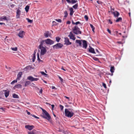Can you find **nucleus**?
Returning <instances> with one entry per match:
<instances>
[{"mask_svg":"<svg viewBox=\"0 0 134 134\" xmlns=\"http://www.w3.org/2000/svg\"><path fill=\"white\" fill-rule=\"evenodd\" d=\"M122 18L121 17H119L116 19L115 21L116 22H119L121 21L122 20Z\"/></svg>","mask_w":134,"mask_h":134,"instance_id":"nucleus-28","label":"nucleus"},{"mask_svg":"<svg viewBox=\"0 0 134 134\" xmlns=\"http://www.w3.org/2000/svg\"><path fill=\"white\" fill-rule=\"evenodd\" d=\"M31 83L30 81H26L25 82V85L24 86L25 87H26L27 86L29 85H30Z\"/></svg>","mask_w":134,"mask_h":134,"instance_id":"nucleus-25","label":"nucleus"},{"mask_svg":"<svg viewBox=\"0 0 134 134\" xmlns=\"http://www.w3.org/2000/svg\"><path fill=\"white\" fill-rule=\"evenodd\" d=\"M90 26L91 27V28L92 29H95V28L94 27V26H93V25L91 24H90Z\"/></svg>","mask_w":134,"mask_h":134,"instance_id":"nucleus-48","label":"nucleus"},{"mask_svg":"<svg viewBox=\"0 0 134 134\" xmlns=\"http://www.w3.org/2000/svg\"><path fill=\"white\" fill-rule=\"evenodd\" d=\"M15 5L13 4H12L10 5V7L12 8H13Z\"/></svg>","mask_w":134,"mask_h":134,"instance_id":"nucleus-53","label":"nucleus"},{"mask_svg":"<svg viewBox=\"0 0 134 134\" xmlns=\"http://www.w3.org/2000/svg\"><path fill=\"white\" fill-rule=\"evenodd\" d=\"M4 91L5 97L6 98H7L9 95V91L8 90H5Z\"/></svg>","mask_w":134,"mask_h":134,"instance_id":"nucleus-15","label":"nucleus"},{"mask_svg":"<svg viewBox=\"0 0 134 134\" xmlns=\"http://www.w3.org/2000/svg\"><path fill=\"white\" fill-rule=\"evenodd\" d=\"M29 9V7L28 5H27L26 6L25 8V9L26 11V12H27Z\"/></svg>","mask_w":134,"mask_h":134,"instance_id":"nucleus-31","label":"nucleus"},{"mask_svg":"<svg viewBox=\"0 0 134 134\" xmlns=\"http://www.w3.org/2000/svg\"><path fill=\"white\" fill-rule=\"evenodd\" d=\"M84 18L86 21H88V17L87 15H85L84 16Z\"/></svg>","mask_w":134,"mask_h":134,"instance_id":"nucleus-40","label":"nucleus"},{"mask_svg":"<svg viewBox=\"0 0 134 134\" xmlns=\"http://www.w3.org/2000/svg\"><path fill=\"white\" fill-rule=\"evenodd\" d=\"M59 78L61 82H63V80L60 77V76H59Z\"/></svg>","mask_w":134,"mask_h":134,"instance_id":"nucleus-45","label":"nucleus"},{"mask_svg":"<svg viewBox=\"0 0 134 134\" xmlns=\"http://www.w3.org/2000/svg\"><path fill=\"white\" fill-rule=\"evenodd\" d=\"M36 57L35 54H34V55H33V58H32V61L33 62H34L35 61V59Z\"/></svg>","mask_w":134,"mask_h":134,"instance_id":"nucleus-39","label":"nucleus"},{"mask_svg":"<svg viewBox=\"0 0 134 134\" xmlns=\"http://www.w3.org/2000/svg\"><path fill=\"white\" fill-rule=\"evenodd\" d=\"M96 52H98V53H99V51L98 50V49H96Z\"/></svg>","mask_w":134,"mask_h":134,"instance_id":"nucleus-64","label":"nucleus"},{"mask_svg":"<svg viewBox=\"0 0 134 134\" xmlns=\"http://www.w3.org/2000/svg\"><path fill=\"white\" fill-rule=\"evenodd\" d=\"M0 109H1V110H2L3 111H4V109L3 107H2L0 108Z\"/></svg>","mask_w":134,"mask_h":134,"instance_id":"nucleus-58","label":"nucleus"},{"mask_svg":"<svg viewBox=\"0 0 134 134\" xmlns=\"http://www.w3.org/2000/svg\"><path fill=\"white\" fill-rule=\"evenodd\" d=\"M40 73L42 75H44L46 77H48V75L46 74L44 72L41 71Z\"/></svg>","mask_w":134,"mask_h":134,"instance_id":"nucleus-29","label":"nucleus"},{"mask_svg":"<svg viewBox=\"0 0 134 134\" xmlns=\"http://www.w3.org/2000/svg\"><path fill=\"white\" fill-rule=\"evenodd\" d=\"M28 134H37L36 130H34L31 131H29L28 132Z\"/></svg>","mask_w":134,"mask_h":134,"instance_id":"nucleus-23","label":"nucleus"},{"mask_svg":"<svg viewBox=\"0 0 134 134\" xmlns=\"http://www.w3.org/2000/svg\"><path fill=\"white\" fill-rule=\"evenodd\" d=\"M83 42V48H85V49H86L87 46V41L85 40H81Z\"/></svg>","mask_w":134,"mask_h":134,"instance_id":"nucleus-13","label":"nucleus"},{"mask_svg":"<svg viewBox=\"0 0 134 134\" xmlns=\"http://www.w3.org/2000/svg\"><path fill=\"white\" fill-rule=\"evenodd\" d=\"M67 2L69 3H71L72 4H74L75 3H76L77 2V0H72L70 1V0H66Z\"/></svg>","mask_w":134,"mask_h":134,"instance_id":"nucleus-17","label":"nucleus"},{"mask_svg":"<svg viewBox=\"0 0 134 134\" xmlns=\"http://www.w3.org/2000/svg\"><path fill=\"white\" fill-rule=\"evenodd\" d=\"M107 31L110 34H111V31L109 29H108L107 30Z\"/></svg>","mask_w":134,"mask_h":134,"instance_id":"nucleus-52","label":"nucleus"},{"mask_svg":"<svg viewBox=\"0 0 134 134\" xmlns=\"http://www.w3.org/2000/svg\"><path fill=\"white\" fill-rule=\"evenodd\" d=\"M55 39H56V41L57 42H59V41L60 40V38L59 37H56L55 38Z\"/></svg>","mask_w":134,"mask_h":134,"instance_id":"nucleus-34","label":"nucleus"},{"mask_svg":"<svg viewBox=\"0 0 134 134\" xmlns=\"http://www.w3.org/2000/svg\"><path fill=\"white\" fill-rule=\"evenodd\" d=\"M52 89H55V87L54 86H52Z\"/></svg>","mask_w":134,"mask_h":134,"instance_id":"nucleus-59","label":"nucleus"},{"mask_svg":"<svg viewBox=\"0 0 134 134\" xmlns=\"http://www.w3.org/2000/svg\"><path fill=\"white\" fill-rule=\"evenodd\" d=\"M117 43H119V44H122V43L121 42H120V41H119V42H117Z\"/></svg>","mask_w":134,"mask_h":134,"instance_id":"nucleus-62","label":"nucleus"},{"mask_svg":"<svg viewBox=\"0 0 134 134\" xmlns=\"http://www.w3.org/2000/svg\"><path fill=\"white\" fill-rule=\"evenodd\" d=\"M112 6H110V9H111V11H114V8H112Z\"/></svg>","mask_w":134,"mask_h":134,"instance_id":"nucleus-50","label":"nucleus"},{"mask_svg":"<svg viewBox=\"0 0 134 134\" xmlns=\"http://www.w3.org/2000/svg\"><path fill=\"white\" fill-rule=\"evenodd\" d=\"M44 36L45 37H48L50 36L49 31H46L44 34Z\"/></svg>","mask_w":134,"mask_h":134,"instance_id":"nucleus-19","label":"nucleus"},{"mask_svg":"<svg viewBox=\"0 0 134 134\" xmlns=\"http://www.w3.org/2000/svg\"><path fill=\"white\" fill-rule=\"evenodd\" d=\"M102 85L105 88H107L106 85L105 83H103Z\"/></svg>","mask_w":134,"mask_h":134,"instance_id":"nucleus-46","label":"nucleus"},{"mask_svg":"<svg viewBox=\"0 0 134 134\" xmlns=\"http://www.w3.org/2000/svg\"><path fill=\"white\" fill-rule=\"evenodd\" d=\"M69 10L70 11V15L71 16H72L74 12V9L73 8L71 7L70 8Z\"/></svg>","mask_w":134,"mask_h":134,"instance_id":"nucleus-21","label":"nucleus"},{"mask_svg":"<svg viewBox=\"0 0 134 134\" xmlns=\"http://www.w3.org/2000/svg\"><path fill=\"white\" fill-rule=\"evenodd\" d=\"M64 17L65 18H66L68 16V13L66 11L64 12Z\"/></svg>","mask_w":134,"mask_h":134,"instance_id":"nucleus-35","label":"nucleus"},{"mask_svg":"<svg viewBox=\"0 0 134 134\" xmlns=\"http://www.w3.org/2000/svg\"><path fill=\"white\" fill-rule=\"evenodd\" d=\"M81 24V23L80 21H78L75 23V24L77 25L78 24Z\"/></svg>","mask_w":134,"mask_h":134,"instance_id":"nucleus-47","label":"nucleus"},{"mask_svg":"<svg viewBox=\"0 0 134 134\" xmlns=\"http://www.w3.org/2000/svg\"><path fill=\"white\" fill-rule=\"evenodd\" d=\"M76 42L78 43L79 44V46H80L81 45V42L80 40H76Z\"/></svg>","mask_w":134,"mask_h":134,"instance_id":"nucleus-30","label":"nucleus"},{"mask_svg":"<svg viewBox=\"0 0 134 134\" xmlns=\"http://www.w3.org/2000/svg\"><path fill=\"white\" fill-rule=\"evenodd\" d=\"M16 13V17L17 18H19L21 14V11L19 9H17Z\"/></svg>","mask_w":134,"mask_h":134,"instance_id":"nucleus-16","label":"nucleus"},{"mask_svg":"<svg viewBox=\"0 0 134 134\" xmlns=\"http://www.w3.org/2000/svg\"><path fill=\"white\" fill-rule=\"evenodd\" d=\"M63 45L60 43H57L55 45L52 46V47L54 49H59L61 48L63 46Z\"/></svg>","mask_w":134,"mask_h":134,"instance_id":"nucleus-6","label":"nucleus"},{"mask_svg":"<svg viewBox=\"0 0 134 134\" xmlns=\"http://www.w3.org/2000/svg\"><path fill=\"white\" fill-rule=\"evenodd\" d=\"M111 13L112 14H113L114 15V16L115 18L118 17V16L120 15V14L118 12L116 11H115L114 12L111 11Z\"/></svg>","mask_w":134,"mask_h":134,"instance_id":"nucleus-9","label":"nucleus"},{"mask_svg":"<svg viewBox=\"0 0 134 134\" xmlns=\"http://www.w3.org/2000/svg\"><path fill=\"white\" fill-rule=\"evenodd\" d=\"M114 70L115 68L114 66H111L110 67V71L112 73H113L114 72Z\"/></svg>","mask_w":134,"mask_h":134,"instance_id":"nucleus-27","label":"nucleus"},{"mask_svg":"<svg viewBox=\"0 0 134 134\" xmlns=\"http://www.w3.org/2000/svg\"><path fill=\"white\" fill-rule=\"evenodd\" d=\"M22 75V73L21 72H19L18 74L17 79L18 80H19V79L21 77Z\"/></svg>","mask_w":134,"mask_h":134,"instance_id":"nucleus-18","label":"nucleus"},{"mask_svg":"<svg viewBox=\"0 0 134 134\" xmlns=\"http://www.w3.org/2000/svg\"><path fill=\"white\" fill-rule=\"evenodd\" d=\"M11 49L12 50L14 51H16L17 50V48L16 47L11 48Z\"/></svg>","mask_w":134,"mask_h":134,"instance_id":"nucleus-36","label":"nucleus"},{"mask_svg":"<svg viewBox=\"0 0 134 134\" xmlns=\"http://www.w3.org/2000/svg\"><path fill=\"white\" fill-rule=\"evenodd\" d=\"M21 85L20 84H18L15 85L14 87V89H15L16 88H21Z\"/></svg>","mask_w":134,"mask_h":134,"instance_id":"nucleus-20","label":"nucleus"},{"mask_svg":"<svg viewBox=\"0 0 134 134\" xmlns=\"http://www.w3.org/2000/svg\"><path fill=\"white\" fill-rule=\"evenodd\" d=\"M25 127L29 130L30 131L34 128V126L33 125H26L25 126Z\"/></svg>","mask_w":134,"mask_h":134,"instance_id":"nucleus-11","label":"nucleus"},{"mask_svg":"<svg viewBox=\"0 0 134 134\" xmlns=\"http://www.w3.org/2000/svg\"><path fill=\"white\" fill-rule=\"evenodd\" d=\"M39 79L38 78H34V81H37L39 80Z\"/></svg>","mask_w":134,"mask_h":134,"instance_id":"nucleus-49","label":"nucleus"},{"mask_svg":"<svg viewBox=\"0 0 134 134\" xmlns=\"http://www.w3.org/2000/svg\"><path fill=\"white\" fill-rule=\"evenodd\" d=\"M67 24H70L71 23V22L69 21H68L66 22Z\"/></svg>","mask_w":134,"mask_h":134,"instance_id":"nucleus-51","label":"nucleus"},{"mask_svg":"<svg viewBox=\"0 0 134 134\" xmlns=\"http://www.w3.org/2000/svg\"><path fill=\"white\" fill-rule=\"evenodd\" d=\"M13 98H19L18 95L15 93H14L13 94Z\"/></svg>","mask_w":134,"mask_h":134,"instance_id":"nucleus-26","label":"nucleus"},{"mask_svg":"<svg viewBox=\"0 0 134 134\" xmlns=\"http://www.w3.org/2000/svg\"><path fill=\"white\" fill-rule=\"evenodd\" d=\"M68 36L69 37L70 39L73 40H75L76 38L75 37V35L71 32H70Z\"/></svg>","mask_w":134,"mask_h":134,"instance_id":"nucleus-7","label":"nucleus"},{"mask_svg":"<svg viewBox=\"0 0 134 134\" xmlns=\"http://www.w3.org/2000/svg\"><path fill=\"white\" fill-rule=\"evenodd\" d=\"M43 112L42 117L48 120H49L51 119V117L48 113L45 110L42 109Z\"/></svg>","mask_w":134,"mask_h":134,"instance_id":"nucleus-2","label":"nucleus"},{"mask_svg":"<svg viewBox=\"0 0 134 134\" xmlns=\"http://www.w3.org/2000/svg\"><path fill=\"white\" fill-rule=\"evenodd\" d=\"M65 40L64 42H65V44H66L67 45H70L71 44V43L70 42L69 39L68 38L66 37L64 38Z\"/></svg>","mask_w":134,"mask_h":134,"instance_id":"nucleus-8","label":"nucleus"},{"mask_svg":"<svg viewBox=\"0 0 134 134\" xmlns=\"http://www.w3.org/2000/svg\"><path fill=\"white\" fill-rule=\"evenodd\" d=\"M32 69V68L31 66L30 65H28L25 68L24 70L25 71H28L31 70Z\"/></svg>","mask_w":134,"mask_h":134,"instance_id":"nucleus-14","label":"nucleus"},{"mask_svg":"<svg viewBox=\"0 0 134 134\" xmlns=\"http://www.w3.org/2000/svg\"><path fill=\"white\" fill-rule=\"evenodd\" d=\"M88 52L93 54H96L94 49L90 46H89V48L88 49Z\"/></svg>","mask_w":134,"mask_h":134,"instance_id":"nucleus-12","label":"nucleus"},{"mask_svg":"<svg viewBox=\"0 0 134 134\" xmlns=\"http://www.w3.org/2000/svg\"><path fill=\"white\" fill-rule=\"evenodd\" d=\"M109 22L110 24H112L113 23L112 22L110 19L109 20Z\"/></svg>","mask_w":134,"mask_h":134,"instance_id":"nucleus-54","label":"nucleus"},{"mask_svg":"<svg viewBox=\"0 0 134 134\" xmlns=\"http://www.w3.org/2000/svg\"><path fill=\"white\" fill-rule=\"evenodd\" d=\"M27 79L31 81H34V77L31 76H30L28 77H27Z\"/></svg>","mask_w":134,"mask_h":134,"instance_id":"nucleus-24","label":"nucleus"},{"mask_svg":"<svg viewBox=\"0 0 134 134\" xmlns=\"http://www.w3.org/2000/svg\"><path fill=\"white\" fill-rule=\"evenodd\" d=\"M59 107L60 109L61 110H62L63 109L64 107L61 105H60Z\"/></svg>","mask_w":134,"mask_h":134,"instance_id":"nucleus-41","label":"nucleus"},{"mask_svg":"<svg viewBox=\"0 0 134 134\" xmlns=\"http://www.w3.org/2000/svg\"><path fill=\"white\" fill-rule=\"evenodd\" d=\"M72 31L76 35L80 34L81 32L80 31V29L77 26H75L74 28L72 29Z\"/></svg>","mask_w":134,"mask_h":134,"instance_id":"nucleus-4","label":"nucleus"},{"mask_svg":"<svg viewBox=\"0 0 134 134\" xmlns=\"http://www.w3.org/2000/svg\"><path fill=\"white\" fill-rule=\"evenodd\" d=\"M43 41H41L39 45V49L41 50L40 55H44L46 52V48L43 46Z\"/></svg>","mask_w":134,"mask_h":134,"instance_id":"nucleus-3","label":"nucleus"},{"mask_svg":"<svg viewBox=\"0 0 134 134\" xmlns=\"http://www.w3.org/2000/svg\"><path fill=\"white\" fill-rule=\"evenodd\" d=\"M52 23L54 25H55V24H56V23L55 21H53Z\"/></svg>","mask_w":134,"mask_h":134,"instance_id":"nucleus-57","label":"nucleus"},{"mask_svg":"<svg viewBox=\"0 0 134 134\" xmlns=\"http://www.w3.org/2000/svg\"><path fill=\"white\" fill-rule=\"evenodd\" d=\"M51 105V106L52 107V109H53V108L54 107V105L53 104L52 105Z\"/></svg>","mask_w":134,"mask_h":134,"instance_id":"nucleus-61","label":"nucleus"},{"mask_svg":"<svg viewBox=\"0 0 134 134\" xmlns=\"http://www.w3.org/2000/svg\"><path fill=\"white\" fill-rule=\"evenodd\" d=\"M26 111L27 112V114L28 115H30V114H31L30 113V112H28L27 111V110H26Z\"/></svg>","mask_w":134,"mask_h":134,"instance_id":"nucleus-56","label":"nucleus"},{"mask_svg":"<svg viewBox=\"0 0 134 134\" xmlns=\"http://www.w3.org/2000/svg\"><path fill=\"white\" fill-rule=\"evenodd\" d=\"M17 82V79H16L15 80H14L11 83V84L12 85H13L14 83H16Z\"/></svg>","mask_w":134,"mask_h":134,"instance_id":"nucleus-33","label":"nucleus"},{"mask_svg":"<svg viewBox=\"0 0 134 134\" xmlns=\"http://www.w3.org/2000/svg\"><path fill=\"white\" fill-rule=\"evenodd\" d=\"M73 110L70 109H65V113L66 116L69 118H71L74 114Z\"/></svg>","mask_w":134,"mask_h":134,"instance_id":"nucleus-1","label":"nucleus"},{"mask_svg":"<svg viewBox=\"0 0 134 134\" xmlns=\"http://www.w3.org/2000/svg\"><path fill=\"white\" fill-rule=\"evenodd\" d=\"M3 24L4 25H5V24L4 23H1L0 22V25H2Z\"/></svg>","mask_w":134,"mask_h":134,"instance_id":"nucleus-63","label":"nucleus"},{"mask_svg":"<svg viewBox=\"0 0 134 134\" xmlns=\"http://www.w3.org/2000/svg\"><path fill=\"white\" fill-rule=\"evenodd\" d=\"M31 115L33 117L35 118H37V119H39V118L38 117H37V116H36L35 115L31 114Z\"/></svg>","mask_w":134,"mask_h":134,"instance_id":"nucleus-42","label":"nucleus"},{"mask_svg":"<svg viewBox=\"0 0 134 134\" xmlns=\"http://www.w3.org/2000/svg\"><path fill=\"white\" fill-rule=\"evenodd\" d=\"M25 34V32L23 31H20L18 35L20 37L23 38L24 36V35Z\"/></svg>","mask_w":134,"mask_h":134,"instance_id":"nucleus-10","label":"nucleus"},{"mask_svg":"<svg viewBox=\"0 0 134 134\" xmlns=\"http://www.w3.org/2000/svg\"><path fill=\"white\" fill-rule=\"evenodd\" d=\"M26 19L27 20L28 22L30 23H32L33 22L32 20H30L29 18H26Z\"/></svg>","mask_w":134,"mask_h":134,"instance_id":"nucleus-37","label":"nucleus"},{"mask_svg":"<svg viewBox=\"0 0 134 134\" xmlns=\"http://www.w3.org/2000/svg\"><path fill=\"white\" fill-rule=\"evenodd\" d=\"M55 20L58 22H59V23H61L62 22V20L61 19H55Z\"/></svg>","mask_w":134,"mask_h":134,"instance_id":"nucleus-38","label":"nucleus"},{"mask_svg":"<svg viewBox=\"0 0 134 134\" xmlns=\"http://www.w3.org/2000/svg\"><path fill=\"white\" fill-rule=\"evenodd\" d=\"M42 91H43V90H42V89L41 88L40 90V91L39 93H40L41 94L42 93Z\"/></svg>","mask_w":134,"mask_h":134,"instance_id":"nucleus-55","label":"nucleus"},{"mask_svg":"<svg viewBox=\"0 0 134 134\" xmlns=\"http://www.w3.org/2000/svg\"><path fill=\"white\" fill-rule=\"evenodd\" d=\"M66 99H68V100H69V98L68 97H66V96H64V97Z\"/></svg>","mask_w":134,"mask_h":134,"instance_id":"nucleus-60","label":"nucleus"},{"mask_svg":"<svg viewBox=\"0 0 134 134\" xmlns=\"http://www.w3.org/2000/svg\"><path fill=\"white\" fill-rule=\"evenodd\" d=\"M7 20V18L5 16H3L0 17V21H3V20Z\"/></svg>","mask_w":134,"mask_h":134,"instance_id":"nucleus-22","label":"nucleus"},{"mask_svg":"<svg viewBox=\"0 0 134 134\" xmlns=\"http://www.w3.org/2000/svg\"><path fill=\"white\" fill-rule=\"evenodd\" d=\"M78 5L77 3H76L72 7L75 9H77L78 7Z\"/></svg>","mask_w":134,"mask_h":134,"instance_id":"nucleus-32","label":"nucleus"},{"mask_svg":"<svg viewBox=\"0 0 134 134\" xmlns=\"http://www.w3.org/2000/svg\"><path fill=\"white\" fill-rule=\"evenodd\" d=\"M37 60L38 61V62L39 63H40V62H41H41L42 61L40 59V57H39V56L37 57Z\"/></svg>","mask_w":134,"mask_h":134,"instance_id":"nucleus-43","label":"nucleus"},{"mask_svg":"<svg viewBox=\"0 0 134 134\" xmlns=\"http://www.w3.org/2000/svg\"><path fill=\"white\" fill-rule=\"evenodd\" d=\"M93 59L95 61H98V59L95 57H93Z\"/></svg>","mask_w":134,"mask_h":134,"instance_id":"nucleus-44","label":"nucleus"},{"mask_svg":"<svg viewBox=\"0 0 134 134\" xmlns=\"http://www.w3.org/2000/svg\"><path fill=\"white\" fill-rule=\"evenodd\" d=\"M42 41H43V43L44 42H45L46 44L49 45H52L54 43V42L53 41L49 38H48L44 40H42Z\"/></svg>","mask_w":134,"mask_h":134,"instance_id":"nucleus-5","label":"nucleus"}]
</instances>
